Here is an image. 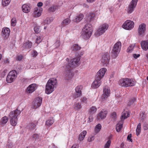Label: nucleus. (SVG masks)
<instances>
[{
	"instance_id": "obj_1",
	"label": "nucleus",
	"mask_w": 148,
	"mask_h": 148,
	"mask_svg": "<svg viewBox=\"0 0 148 148\" xmlns=\"http://www.w3.org/2000/svg\"><path fill=\"white\" fill-rule=\"evenodd\" d=\"M57 81L55 78H51L47 81L45 89V93L49 94L54 90L57 85Z\"/></svg>"
},
{
	"instance_id": "obj_2",
	"label": "nucleus",
	"mask_w": 148,
	"mask_h": 148,
	"mask_svg": "<svg viewBox=\"0 0 148 148\" xmlns=\"http://www.w3.org/2000/svg\"><path fill=\"white\" fill-rule=\"evenodd\" d=\"M92 25L86 24L83 27L81 33V37L84 39H89L91 36L93 32Z\"/></svg>"
},
{
	"instance_id": "obj_3",
	"label": "nucleus",
	"mask_w": 148,
	"mask_h": 148,
	"mask_svg": "<svg viewBox=\"0 0 148 148\" xmlns=\"http://www.w3.org/2000/svg\"><path fill=\"white\" fill-rule=\"evenodd\" d=\"M21 113V111L18 109L10 112L9 117L10 119V123L11 125L13 126L16 125L18 122V117Z\"/></svg>"
},
{
	"instance_id": "obj_4",
	"label": "nucleus",
	"mask_w": 148,
	"mask_h": 148,
	"mask_svg": "<svg viewBox=\"0 0 148 148\" xmlns=\"http://www.w3.org/2000/svg\"><path fill=\"white\" fill-rule=\"evenodd\" d=\"M119 84L121 86L127 87L134 86L135 82L133 79L128 78H122L119 80Z\"/></svg>"
},
{
	"instance_id": "obj_5",
	"label": "nucleus",
	"mask_w": 148,
	"mask_h": 148,
	"mask_svg": "<svg viewBox=\"0 0 148 148\" xmlns=\"http://www.w3.org/2000/svg\"><path fill=\"white\" fill-rule=\"evenodd\" d=\"M80 58L79 57H77L71 59L69 62H68L65 66H67L68 67L72 69L73 68H75L79 66L80 64Z\"/></svg>"
},
{
	"instance_id": "obj_6",
	"label": "nucleus",
	"mask_w": 148,
	"mask_h": 148,
	"mask_svg": "<svg viewBox=\"0 0 148 148\" xmlns=\"http://www.w3.org/2000/svg\"><path fill=\"white\" fill-rule=\"evenodd\" d=\"M108 27V24L106 23L102 24L97 29L96 32L95 34V35L97 36H99L102 35L107 30Z\"/></svg>"
},
{
	"instance_id": "obj_7",
	"label": "nucleus",
	"mask_w": 148,
	"mask_h": 148,
	"mask_svg": "<svg viewBox=\"0 0 148 148\" xmlns=\"http://www.w3.org/2000/svg\"><path fill=\"white\" fill-rule=\"evenodd\" d=\"M121 44L120 42H117L114 45L113 49L112 51V56L115 58L118 56L120 51Z\"/></svg>"
},
{
	"instance_id": "obj_8",
	"label": "nucleus",
	"mask_w": 148,
	"mask_h": 148,
	"mask_svg": "<svg viewBox=\"0 0 148 148\" xmlns=\"http://www.w3.org/2000/svg\"><path fill=\"white\" fill-rule=\"evenodd\" d=\"M64 79L66 80H69L72 78L74 76V73L71 71V69L69 68L67 66L64 67Z\"/></svg>"
},
{
	"instance_id": "obj_9",
	"label": "nucleus",
	"mask_w": 148,
	"mask_h": 148,
	"mask_svg": "<svg viewBox=\"0 0 148 148\" xmlns=\"http://www.w3.org/2000/svg\"><path fill=\"white\" fill-rule=\"evenodd\" d=\"M17 73L15 70L10 71L9 73L6 78L7 82L9 83L13 82L16 78Z\"/></svg>"
},
{
	"instance_id": "obj_10",
	"label": "nucleus",
	"mask_w": 148,
	"mask_h": 148,
	"mask_svg": "<svg viewBox=\"0 0 148 148\" xmlns=\"http://www.w3.org/2000/svg\"><path fill=\"white\" fill-rule=\"evenodd\" d=\"M134 22L130 20H127L122 25V27L124 29L128 30L132 29L134 26Z\"/></svg>"
},
{
	"instance_id": "obj_11",
	"label": "nucleus",
	"mask_w": 148,
	"mask_h": 148,
	"mask_svg": "<svg viewBox=\"0 0 148 148\" xmlns=\"http://www.w3.org/2000/svg\"><path fill=\"white\" fill-rule=\"evenodd\" d=\"M146 25L144 23H142L139 25L138 29V35L141 37L144 36L146 33Z\"/></svg>"
},
{
	"instance_id": "obj_12",
	"label": "nucleus",
	"mask_w": 148,
	"mask_h": 148,
	"mask_svg": "<svg viewBox=\"0 0 148 148\" xmlns=\"http://www.w3.org/2000/svg\"><path fill=\"white\" fill-rule=\"evenodd\" d=\"M138 0H132L130 2L128 7L127 8L126 11L129 14L132 13L134 10V8L136 7Z\"/></svg>"
},
{
	"instance_id": "obj_13",
	"label": "nucleus",
	"mask_w": 148,
	"mask_h": 148,
	"mask_svg": "<svg viewBox=\"0 0 148 148\" xmlns=\"http://www.w3.org/2000/svg\"><path fill=\"white\" fill-rule=\"evenodd\" d=\"M42 102V99L41 97L36 98L33 102L32 107L34 109H36L40 106Z\"/></svg>"
},
{
	"instance_id": "obj_14",
	"label": "nucleus",
	"mask_w": 148,
	"mask_h": 148,
	"mask_svg": "<svg viewBox=\"0 0 148 148\" xmlns=\"http://www.w3.org/2000/svg\"><path fill=\"white\" fill-rule=\"evenodd\" d=\"M83 88V86L81 85L77 86L75 88V93L73 95V97L75 99L81 96L82 95V90Z\"/></svg>"
},
{
	"instance_id": "obj_15",
	"label": "nucleus",
	"mask_w": 148,
	"mask_h": 148,
	"mask_svg": "<svg viewBox=\"0 0 148 148\" xmlns=\"http://www.w3.org/2000/svg\"><path fill=\"white\" fill-rule=\"evenodd\" d=\"M110 59L109 54L108 53H106L102 56L101 60V63L104 66H107L108 64Z\"/></svg>"
},
{
	"instance_id": "obj_16",
	"label": "nucleus",
	"mask_w": 148,
	"mask_h": 148,
	"mask_svg": "<svg viewBox=\"0 0 148 148\" xmlns=\"http://www.w3.org/2000/svg\"><path fill=\"white\" fill-rule=\"evenodd\" d=\"M103 92L101 99V101H105L110 95V90L107 87H105L104 88Z\"/></svg>"
},
{
	"instance_id": "obj_17",
	"label": "nucleus",
	"mask_w": 148,
	"mask_h": 148,
	"mask_svg": "<svg viewBox=\"0 0 148 148\" xmlns=\"http://www.w3.org/2000/svg\"><path fill=\"white\" fill-rule=\"evenodd\" d=\"M10 31L9 28L4 27L3 28L1 31L2 36L4 39H7L9 37Z\"/></svg>"
},
{
	"instance_id": "obj_18",
	"label": "nucleus",
	"mask_w": 148,
	"mask_h": 148,
	"mask_svg": "<svg viewBox=\"0 0 148 148\" xmlns=\"http://www.w3.org/2000/svg\"><path fill=\"white\" fill-rule=\"evenodd\" d=\"M42 11V9L40 7L34 8L32 14V16L35 18L39 17L40 16Z\"/></svg>"
},
{
	"instance_id": "obj_19",
	"label": "nucleus",
	"mask_w": 148,
	"mask_h": 148,
	"mask_svg": "<svg viewBox=\"0 0 148 148\" xmlns=\"http://www.w3.org/2000/svg\"><path fill=\"white\" fill-rule=\"evenodd\" d=\"M101 79L97 77H95V79L92 82L91 86L92 88L95 89L99 87L101 84Z\"/></svg>"
},
{
	"instance_id": "obj_20",
	"label": "nucleus",
	"mask_w": 148,
	"mask_h": 148,
	"mask_svg": "<svg viewBox=\"0 0 148 148\" xmlns=\"http://www.w3.org/2000/svg\"><path fill=\"white\" fill-rule=\"evenodd\" d=\"M107 71V69L105 68H102L97 72L96 77L101 79L103 77L105 73Z\"/></svg>"
},
{
	"instance_id": "obj_21",
	"label": "nucleus",
	"mask_w": 148,
	"mask_h": 148,
	"mask_svg": "<svg viewBox=\"0 0 148 148\" xmlns=\"http://www.w3.org/2000/svg\"><path fill=\"white\" fill-rule=\"evenodd\" d=\"M31 7L29 4H24L22 5L21 7L22 11L25 13H29L30 11Z\"/></svg>"
},
{
	"instance_id": "obj_22",
	"label": "nucleus",
	"mask_w": 148,
	"mask_h": 148,
	"mask_svg": "<svg viewBox=\"0 0 148 148\" xmlns=\"http://www.w3.org/2000/svg\"><path fill=\"white\" fill-rule=\"evenodd\" d=\"M37 88V85L35 84H33L29 85L27 88V92L29 93H31L34 92Z\"/></svg>"
},
{
	"instance_id": "obj_23",
	"label": "nucleus",
	"mask_w": 148,
	"mask_h": 148,
	"mask_svg": "<svg viewBox=\"0 0 148 148\" xmlns=\"http://www.w3.org/2000/svg\"><path fill=\"white\" fill-rule=\"evenodd\" d=\"M107 114V112L104 110H102L98 114L97 119L99 120H102L105 119Z\"/></svg>"
},
{
	"instance_id": "obj_24",
	"label": "nucleus",
	"mask_w": 148,
	"mask_h": 148,
	"mask_svg": "<svg viewBox=\"0 0 148 148\" xmlns=\"http://www.w3.org/2000/svg\"><path fill=\"white\" fill-rule=\"evenodd\" d=\"M84 15L82 13L77 14L75 18L72 20L74 23H78L80 22L83 18Z\"/></svg>"
},
{
	"instance_id": "obj_25",
	"label": "nucleus",
	"mask_w": 148,
	"mask_h": 148,
	"mask_svg": "<svg viewBox=\"0 0 148 148\" xmlns=\"http://www.w3.org/2000/svg\"><path fill=\"white\" fill-rule=\"evenodd\" d=\"M140 44L142 48L144 50L146 51L148 49V40L142 41Z\"/></svg>"
},
{
	"instance_id": "obj_26",
	"label": "nucleus",
	"mask_w": 148,
	"mask_h": 148,
	"mask_svg": "<svg viewBox=\"0 0 148 148\" xmlns=\"http://www.w3.org/2000/svg\"><path fill=\"white\" fill-rule=\"evenodd\" d=\"M73 107L75 111H78L82 108V106L79 102H76L74 103Z\"/></svg>"
},
{
	"instance_id": "obj_27",
	"label": "nucleus",
	"mask_w": 148,
	"mask_h": 148,
	"mask_svg": "<svg viewBox=\"0 0 148 148\" xmlns=\"http://www.w3.org/2000/svg\"><path fill=\"white\" fill-rule=\"evenodd\" d=\"M97 111V108L95 106H92L88 110V114L90 115H92L95 113Z\"/></svg>"
},
{
	"instance_id": "obj_28",
	"label": "nucleus",
	"mask_w": 148,
	"mask_h": 148,
	"mask_svg": "<svg viewBox=\"0 0 148 148\" xmlns=\"http://www.w3.org/2000/svg\"><path fill=\"white\" fill-rule=\"evenodd\" d=\"M71 22L70 19L67 18L64 20L61 24L60 26L61 27H63L69 24Z\"/></svg>"
},
{
	"instance_id": "obj_29",
	"label": "nucleus",
	"mask_w": 148,
	"mask_h": 148,
	"mask_svg": "<svg viewBox=\"0 0 148 148\" xmlns=\"http://www.w3.org/2000/svg\"><path fill=\"white\" fill-rule=\"evenodd\" d=\"M54 122V120L53 117L50 118L46 121L45 125L48 127L51 126Z\"/></svg>"
},
{
	"instance_id": "obj_30",
	"label": "nucleus",
	"mask_w": 148,
	"mask_h": 148,
	"mask_svg": "<svg viewBox=\"0 0 148 148\" xmlns=\"http://www.w3.org/2000/svg\"><path fill=\"white\" fill-rule=\"evenodd\" d=\"M123 121L122 120H121L117 124L116 130L117 132H119L120 131L123 127Z\"/></svg>"
},
{
	"instance_id": "obj_31",
	"label": "nucleus",
	"mask_w": 148,
	"mask_h": 148,
	"mask_svg": "<svg viewBox=\"0 0 148 148\" xmlns=\"http://www.w3.org/2000/svg\"><path fill=\"white\" fill-rule=\"evenodd\" d=\"M81 49V47L77 44H74L71 47V49L73 51H77Z\"/></svg>"
},
{
	"instance_id": "obj_32",
	"label": "nucleus",
	"mask_w": 148,
	"mask_h": 148,
	"mask_svg": "<svg viewBox=\"0 0 148 148\" xmlns=\"http://www.w3.org/2000/svg\"><path fill=\"white\" fill-rule=\"evenodd\" d=\"M129 112L127 111H124L122 113L121 116V120L123 121L124 119L129 116Z\"/></svg>"
},
{
	"instance_id": "obj_33",
	"label": "nucleus",
	"mask_w": 148,
	"mask_h": 148,
	"mask_svg": "<svg viewBox=\"0 0 148 148\" xmlns=\"http://www.w3.org/2000/svg\"><path fill=\"white\" fill-rule=\"evenodd\" d=\"M87 133V132L86 131H83L81 132L79 136V140L80 141H82L85 137Z\"/></svg>"
},
{
	"instance_id": "obj_34",
	"label": "nucleus",
	"mask_w": 148,
	"mask_h": 148,
	"mask_svg": "<svg viewBox=\"0 0 148 148\" xmlns=\"http://www.w3.org/2000/svg\"><path fill=\"white\" fill-rule=\"evenodd\" d=\"M32 45V43L31 42L28 41H27L24 43L23 45V47L25 48L29 49L31 47Z\"/></svg>"
},
{
	"instance_id": "obj_35",
	"label": "nucleus",
	"mask_w": 148,
	"mask_h": 148,
	"mask_svg": "<svg viewBox=\"0 0 148 148\" xmlns=\"http://www.w3.org/2000/svg\"><path fill=\"white\" fill-rule=\"evenodd\" d=\"M8 119L6 116L3 117L0 121V124L1 125H5L8 122Z\"/></svg>"
},
{
	"instance_id": "obj_36",
	"label": "nucleus",
	"mask_w": 148,
	"mask_h": 148,
	"mask_svg": "<svg viewBox=\"0 0 148 148\" xmlns=\"http://www.w3.org/2000/svg\"><path fill=\"white\" fill-rule=\"evenodd\" d=\"M95 14L94 13H90L88 15L87 18L88 20L89 21H93L95 18Z\"/></svg>"
},
{
	"instance_id": "obj_37",
	"label": "nucleus",
	"mask_w": 148,
	"mask_h": 148,
	"mask_svg": "<svg viewBox=\"0 0 148 148\" xmlns=\"http://www.w3.org/2000/svg\"><path fill=\"white\" fill-rule=\"evenodd\" d=\"M101 125L100 123L98 124L95 127L94 131L96 133H97L101 130Z\"/></svg>"
},
{
	"instance_id": "obj_38",
	"label": "nucleus",
	"mask_w": 148,
	"mask_h": 148,
	"mask_svg": "<svg viewBox=\"0 0 148 148\" xmlns=\"http://www.w3.org/2000/svg\"><path fill=\"white\" fill-rule=\"evenodd\" d=\"M81 104H86L88 102V99L87 98L85 97H83L81 98L80 99Z\"/></svg>"
},
{
	"instance_id": "obj_39",
	"label": "nucleus",
	"mask_w": 148,
	"mask_h": 148,
	"mask_svg": "<svg viewBox=\"0 0 148 148\" xmlns=\"http://www.w3.org/2000/svg\"><path fill=\"white\" fill-rule=\"evenodd\" d=\"M10 0H2V5L3 7L8 6L10 3Z\"/></svg>"
},
{
	"instance_id": "obj_40",
	"label": "nucleus",
	"mask_w": 148,
	"mask_h": 148,
	"mask_svg": "<svg viewBox=\"0 0 148 148\" xmlns=\"http://www.w3.org/2000/svg\"><path fill=\"white\" fill-rule=\"evenodd\" d=\"M136 134L138 136L140 134L141 132V124L139 123L137 126L136 130Z\"/></svg>"
},
{
	"instance_id": "obj_41",
	"label": "nucleus",
	"mask_w": 148,
	"mask_h": 148,
	"mask_svg": "<svg viewBox=\"0 0 148 148\" xmlns=\"http://www.w3.org/2000/svg\"><path fill=\"white\" fill-rule=\"evenodd\" d=\"M36 125L33 123H30L28 125L27 127L30 130H33L35 128Z\"/></svg>"
},
{
	"instance_id": "obj_42",
	"label": "nucleus",
	"mask_w": 148,
	"mask_h": 148,
	"mask_svg": "<svg viewBox=\"0 0 148 148\" xmlns=\"http://www.w3.org/2000/svg\"><path fill=\"white\" fill-rule=\"evenodd\" d=\"M17 21L15 18H12L11 21V26L14 27L16 26Z\"/></svg>"
},
{
	"instance_id": "obj_43",
	"label": "nucleus",
	"mask_w": 148,
	"mask_h": 148,
	"mask_svg": "<svg viewBox=\"0 0 148 148\" xmlns=\"http://www.w3.org/2000/svg\"><path fill=\"white\" fill-rule=\"evenodd\" d=\"M34 29L35 32L37 34L39 33L40 31V29L39 26H38L37 25H35Z\"/></svg>"
},
{
	"instance_id": "obj_44",
	"label": "nucleus",
	"mask_w": 148,
	"mask_h": 148,
	"mask_svg": "<svg viewBox=\"0 0 148 148\" xmlns=\"http://www.w3.org/2000/svg\"><path fill=\"white\" fill-rule=\"evenodd\" d=\"M136 101V99L134 97H132L131 98L128 103V105L130 106L132 104Z\"/></svg>"
},
{
	"instance_id": "obj_45",
	"label": "nucleus",
	"mask_w": 148,
	"mask_h": 148,
	"mask_svg": "<svg viewBox=\"0 0 148 148\" xmlns=\"http://www.w3.org/2000/svg\"><path fill=\"white\" fill-rule=\"evenodd\" d=\"M13 143L11 141H8L6 145V148H12L13 147Z\"/></svg>"
},
{
	"instance_id": "obj_46",
	"label": "nucleus",
	"mask_w": 148,
	"mask_h": 148,
	"mask_svg": "<svg viewBox=\"0 0 148 148\" xmlns=\"http://www.w3.org/2000/svg\"><path fill=\"white\" fill-rule=\"evenodd\" d=\"M42 37L40 36H37L36 40L35 42L37 44L40 43L42 41Z\"/></svg>"
},
{
	"instance_id": "obj_47",
	"label": "nucleus",
	"mask_w": 148,
	"mask_h": 148,
	"mask_svg": "<svg viewBox=\"0 0 148 148\" xmlns=\"http://www.w3.org/2000/svg\"><path fill=\"white\" fill-rule=\"evenodd\" d=\"M111 143V140H108L105 145L104 148H109L110 145Z\"/></svg>"
},
{
	"instance_id": "obj_48",
	"label": "nucleus",
	"mask_w": 148,
	"mask_h": 148,
	"mask_svg": "<svg viewBox=\"0 0 148 148\" xmlns=\"http://www.w3.org/2000/svg\"><path fill=\"white\" fill-rule=\"evenodd\" d=\"M56 6H53L50 7L49 9V11L50 12H53L55 10Z\"/></svg>"
},
{
	"instance_id": "obj_49",
	"label": "nucleus",
	"mask_w": 148,
	"mask_h": 148,
	"mask_svg": "<svg viewBox=\"0 0 148 148\" xmlns=\"http://www.w3.org/2000/svg\"><path fill=\"white\" fill-rule=\"evenodd\" d=\"M111 117L115 120L116 118V113L115 112H113L111 114Z\"/></svg>"
},
{
	"instance_id": "obj_50",
	"label": "nucleus",
	"mask_w": 148,
	"mask_h": 148,
	"mask_svg": "<svg viewBox=\"0 0 148 148\" xmlns=\"http://www.w3.org/2000/svg\"><path fill=\"white\" fill-rule=\"evenodd\" d=\"M60 45V41L59 40H57L54 44L56 48L59 47Z\"/></svg>"
},
{
	"instance_id": "obj_51",
	"label": "nucleus",
	"mask_w": 148,
	"mask_h": 148,
	"mask_svg": "<svg viewBox=\"0 0 148 148\" xmlns=\"http://www.w3.org/2000/svg\"><path fill=\"white\" fill-rule=\"evenodd\" d=\"M31 54L33 57L35 58L37 56L38 53L36 51L33 50Z\"/></svg>"
},
{
	"instance_id": "obj_52",
	"label": "nucleus",
	"mask_w": 148,
	"mask_h": 148,
	"mask_svg": "<svg viewBox=\"0 0 148 148\" xmlns=\"http://www.w3.org/2000/svg\"><path fill=\"white\" fill-rule=\"evenodd\" d=\"M145 118V114L144 112H142L140 114V118L141 119V120L143 121L144 119Z\"/></svg>"
},
{
	"instance_id": "obj_53",
	"label": "nucleus",
	"mask_w": 148,
	"mask_h": 148,
	"mask_svg": "<svg viewBox=\"0 0 148 148\" xmlns=\"http://www.w3.org/2000/svg\"><path fill=\"white\" fill-rule=\"evenodd\" d=\"M94 136L92 135L90 136L88 139V141L89 142L92 141L94 139Z\"/></svg>"
},
{
	"instance_id": "obj_54",
	"label": "nucleus",
	"mask_w": 148,
	"mask_h": 148,
	"mask_svg": "<svg viewBox=\"0 0 148 148\" xmlns=\"http://www.w3.org/2000/svg\"><path fill=\"white\" fill-rule=\"evenodd\" d=\"M134 48L133 45L130 46L127 48V52H132Z\"/></svg>"
},
{
	"instance_id": "obj_55",
	"label": "nucleus",
	"mask_w": 148,
	"mask_h": 148,
	"mask_svg": "<svg viewBox=\"0 0 148 148\" xmlns=\"http://www.w3.org/2000/svg\"><path fill=\"white\" fill-rule=\"evenodd\" d=\"M23 58V56L20 55H18L16 57V60H17L21 61Z\"/></svg>"
},
{
	"instance_id": "obj_56",
	"label": "nucleus",
	"mask_w": 148,
	"mask_h": 148,
	"mask_svg": "<svg viewBox=\"0 0 148 148\" xmlns=\"http://www.w3.org/2000/svg\"><path fill=\"white\" fill-rule=\"evenodd\" d=\"M32 137L34 139H39V136L37 134H34L33 135Z\"/></svg>"
},
{
	"instance_id": "obj_57",
	"label": "nucleus",
	"mask_w": 148,
	"mask_h": 148,
	"mask_svg": "<svg viewBox=\"0 0 148 148\" xmlns=\"http://www.w3.org/2000/svg\"><path fill=\"white\" fill-rule=\"evenodd\" d=\"M51 21V18H46L45 20V22L46 23H50Z\"/></svg>"
},
{
	"instance_id": "obj_58",
	"label": "nucleus",
	"mask_w": 148,
	"mask_h": 148,
	"mask_svg": "<svg viewBox=\"0 0 148 148\" xmlns=\"http://www.w3.org/2000/svg\"><path fill=\"white\" fill-rule=\"evenodd\" d=\"M140 56V54H133V56L135 59L139 57Z\"/></svg>"
},
{
	"instance_id": "obj_59",
	"label": "nucleus",
	"mask_w": 148,
	"mask_h": 148,
	"mask_svg": "<svg viewBox=\"0 0 148 148\" xmlns=\"http://www.w3.org/2000/svg\"><path fill=\"white\" fill-rule=\"evenodd\" d=\"M93 120V119L92 117V115H90L88 118V122L89 123H90Z\"/></svg>"
},
{
	"instance_id": "obj_60",
	"label": "nucleus",
	"mask_w": 148,
	"mask_h": 148,
	"mask_svg": "<svg viewBox=\"0 0 148 148\" xmlns=\"http://www.w3.org/2000/svg\"><path fill=\"white\" fill-rule=\"evenodd\" d=\"M132 135L131 134H129L127 137V139L128 140H130V141L132 142V139L131 138Z\"/></svg>"
},
{
	"instance_id": "obj_61",
	"label": "nucleus",
	"mask_w": 148,
	"mask_h": 148,
	"mask_svg": "<svg viewBox=\"0 0 148 148\" xmlns=\"http://www.w3.org/2000/svg\"><path fill=\"white\" fill-rule=\"evenodd\" d=\"M79 145L77 144H74L71 148H78Z\"/></svg>"
},
{
	"instance_id": "obj_62",
	"label": "nucleus",
	"mask_w": 148,
	"mask_h": 148,
	"mask_svg": "<svg viewBox=\"0 0 148 148\" xmlns=\"http://www.w3.org/2000/svg\"><path fill=\"white\" fill-rule=\"evenodd\" d=\"M43 3L41 2H39L37 4V6L38 7H40L42 6Z\"/></svg>"
},
{
	"instance_id": "obj_63",
	"label": "nucleus",
	"mask_w": 148,
	"mask_h": 148,
	"mask_svg": "<svg viewBox=\"0 0 148 148\" xmlns=\"http://www.w3.org/2000/svg\"><path fill=\"white\" fill-rule=\"evenodd\" d=\"M96 0H86L88 3H91L95 1Z\"/></svg>"
},
{
	"instance_id": "obj_64",
	"label": "nucleus",
	"mask_w": 148,
	"mask_h": 148,
	"mask_svg": "<svg viewBox=\"0 0 148 148\" xmlns=\"http://www.w3.org/2000/svg\"><path fill=\"white\" fill-rule=\"evenodd\" d=\"M143 129L144 130H147L148 129V127L146 125L144 126Z\"/></svg>"
}]
</instances>
